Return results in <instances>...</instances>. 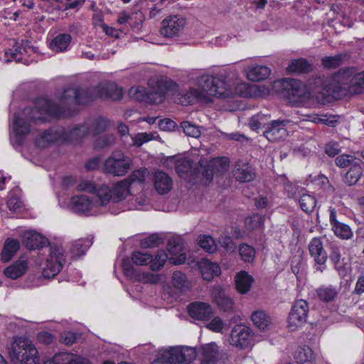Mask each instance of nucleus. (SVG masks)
Segmentation results:
<instances>
[{
    "mask_svg": "<svg viewBox=\"0 0 364 364\" xmlns=\"http://www.w3.org/2000/svg\"><path fill=\"white\" fill-rule=\"evenodd\" d=\"M122 96V88L113 84L100 83L93 87L77 86L66 88L60 98L59 103L47 99L40 100L35 107H26L22 113H14L13 127L17 135L16 142L21 145L22 136L30 132V122L43 123L47 119L46 114L57 117H65L73 105H85L98 97H110L118 100Z\"/></svg>",
    "mask_w": 364,
    "mask_h": 364,
    "instance_id": "nucleus-1",
    "label": "nucleus"
},
{
    "mask_svg": "<svg viewBox=\"0 0 364 364\" xmlns=\"http://www.w3.org/2000/svg\"><path fill=\"white\" fill-rule=\"evenodd\" d=\"M226 75L220 74L216 76L204 75L198 78L197 83L202 92L220 98L228 97L229 85Z\"/></svg>",
    "mask_w": 364,
    "mask_h": 364,
    "instance_id": "nucleus-2",
    "label": "nucleus"
},
{
    "mask_svg": "<svg viewBox=\"0 0 364 364\" xmlns=\"http://www.w3.org/2000/svg\"><path fill=\"white\" fill-rule=\"evenodd\" d=\"M197 353L194 348L188 346L171 347L161 351L152 364L188 363L195 360Z\"/></svg>",
    "mask_w": 364,
    "mask_h": 364,
    "instance_id": "nucleus-3",
    "label": "nucleus"
},
{
    "mask_svg": "<svg viewBox=\"0 0 364 364\" xmlns=\"http://www.w3.org/2000/svg\"><path fill=\"white\" fill-rule=\"evenodd\" d=\"M13 362L21 364H39L40 359L36 347L28 340H18L9 352Z\"/></svg>",
    "mask_w": 364,
    "mask_h": 364,
    "instance_id": "nucleus-4",
    "label": "nucleus"
},
{
    "mask_svg": "<svg viewBox=\"0 0 364 364\" xmlns=\"http://www.w3.org/2000/svg\"><path fill=\"white\" fill-rule=\"evenodd\" d=\"M132 159L121 151H114L104 162V171L114 176H123L131 169Z\"/></svg>",
    "mask_w": 364,
    "mask_h": 364,
    "instance_id": "nucleus-5",
    "label": "nucleus"
},
{
    "mask_svg": "<svg viewBox=\"0 0 364 364\" xmlns=\"http://www.w3.org/2000/svg\"><path fill=\"white\" fill-rule=\"evenodd\" d=\"M186 24V21L183 17L170 16L162 21L160 33L165 38L178 37L183 33Z\"/></svg>",
    "mask_w": 364,
    "mask_h": 364,
    "instance_id": "nucleus-6",
    "label": "nucleus"
},
{
    "mask_svg": "<svg viewBox=\"0 0 364 364\" xmlns=\"http://www.w3.org/2000/svg\"><path fill=\"white\" fill-rule=\"evenodd\" d=\"M309 310V304L306 300L299 299L294 302L288 316L291 331H294L306 322Z\"/></svg>",
    "mask_w": 364,
    "mask_h": 364,
    "instance_id": "nucleus-7",
    "label": "nucleus"
},
{
    "mask_svg": "<svg viewBox=\"0 0 364 364\" xmlns=\"http://www.w3.org/2000/svg\"><path fill=\"white\" fill-rule=\"evenodd\" d=\"M252 331L245 325L238 324L232 329L229 342L239 349H245L252 345Z\"/></svg>",
    "mask_w": 364,
    "mask_h": 364,
    "instance_id": "nucleus-8",
    "label": "nucleus"
},
{
    "mask_svg": "<svg viewBox=\"0 0 364 364\" xmlns=\"http://www.w3.org/2000/svg\"><path fill=\"white\" fill-rule=\"evenodd\" d=\"M289 122L288 119L271 120L262 134L270 142L284 140L288 135L286 127Z\"/></svg>",
    "mask_w": 364,
    "mask_h": 364,
    "instance_id": "nucleus-9",
    "label": "nucleus"
},
{
    "mask_svg": "<svg viewBox=\"0 0 364 364\" xmlns=\"http://www.w3.org/2000/svg\"><path fill=\"white\" fill-rule=\"evenodd\" d=\"M128 94L131 98L136 101L149 104L161 102L164 97L162 92L146 90L143 87H132L129 89Z\"/></svg>",
    "mask_w": 364,
    "mask_h": 364,
    "instance_id": "nucleus-10",
    "label": "nucleus"
},
{
    "mask_svg": "<svg viewBox=\"0 0 364 364\" xmlns=\"http://www.w3.org/2000/svg\"><path fill=\"white\" fill-rule=\"evenodd\" d=\"M61 127H54L38 134L35 139V144L41 148H46L55 142H62Z\"/></svg>",
    "mask_w": 364,
    "mask_h": 364,
    "instance_id": "nucleus-11",
    "label": "nucleus"
},
{
    "mask_svg": "<svg viewBox=\"0 0 364 364\" xmlns=\"http://www.w3.org/2000/svg\"><path fill=\"white\" fill-rule=\"evenodd\" d=\"M189 316L199 321H207L213 316L212 306L205 302L195 301L191 303L188 306Z\"/></svg>",
    "mask_w": 364,
    "mask_h": 364,
    "instance_id": "nucleus-12",
    "label": "nucleus"
},
{
    "mask_svg": "<svg viewBox=\"0 0 364 364\" xmlns=\"http://www.w3.org/2000/svg\"><path fill=\"white\" fill-rule=\"evenodd\" d=\"M309 251L310 255L314 258L315 263L319 265L316 267V270L323 272L324 267H321V265L325 264L328 255L323 249V243L320 238L314 237L311 240L309 245Z\"/></svg>",
    "mask_w": 364,
    "mask_h": 364,
    "instance_id": "nucleus-13",
    "label": "nucleus"
},
{
    "mask_svg": "<svg viewBox=\"0 0 364 364\" xmlns=\"http://www.w3.org/2000/svg\"><path fill=\"white\" fill-rule=\"evenodd\" d=\"M28 50H34L31 42L28 40H22L21 43L15 42L12 48L5 51L6 60L19 62L21 60L23 53H26Z\"/></svg>",
    "mask_w": 364,
    "mask_h": 364,
    "instance_id": "nucleus-14",
    "label": "nucleus"
},
{
    "mask_svg": "<svg viewBox=\"0 0 364 364\" xmlns=\"http://www.w3.org/2000/svg\"><path fill=\"white\" fill-rule=\"evenodd\" d=\"M63 131L61 141L62 142H72L78 141L87 134H88V127L84 124L74 125L67 129L61 127Z\"/></svg>",
    "mask_w": 364,
    "mask_h": 364,
    "instance_id": "nucleus-15",
    "label": "nucleus"
},
{
    "mask_svg": "<svg viewBox=\"0 0 364 364\" xmlns=\"http://www.w3.org/2000/svg\"><path fill=\"white\" fill-rule=\"evenodd\" d=\"M166 249L171 255H179L177 257H171L169 259L171 263L181 264L185 262L186 257L185 254L181 253L183 250V241L180 237H171L168 241Z\"/></svg>",
    "mask_w": 364,
    "mask_h": 364,
    "instance_id": "nucleus-16",
    "label": "nucleus"
},
{
    "mask_svg": "<svg viewBox=\"0 0 364 364\" xmlns=\"http://www.w3.org/2000/svg\"><path fill=\"white\" fill-rule=\"evenodd\" d=\"M23 244L29 250L40 249L48 245V240L36 231H27L23 235Z\"/></svg>",
    "mask_w": 364,
    "mask_h": 364,
    "instance_id": "nucleus-17",
    "label": "nucleus"
},
{
    "mask_svg": "<svg viewBox=\"0 0 364 364\" xmlns=\"http://www.w3.org/2000/svg\"><path fill=\"white\" fill-rule=\"evenodd\" d=\"M234 176L237 181L246 183L253 181L256 173L253 167L248 162L240 160L235 164Z\"/></svg>",
    "mask_w": 364,
    "mask_h": 364,
    "instance_id": "nucleus-18",
    "label": "nucleus"
},
{
    "mask_svg": "<svg viewBox=\"0 0 364 364\" xmlns=\"http://www.w3.org/2000/svg\"><path fill=\"white\" fill-rule=\"evenodd\" d=\"M201 364H216L219 358V350L214 343L204 345L200 348Z\"/></svg>",
    "mask_w": 364,
    "mask_h": 364,
    "instance_id": "nucleus-19",
    "label": "nucleus"
},
{
    "mask_svg": "<svg viewBox=\"0 0 364 364\" xmlns=\"http://www.w3.org/2000/svg\"><path fill=\"white\" fill-rule=\"evenodd\" d=\"M360 160L353 163L343 176V182L348 186H353L358 183L363 176V168Z\"/></svg>",
    "mask_w": 364,
    "mask_h": 364,
    "instance_id": "nucleus-20",
    "label": "nucleus"
},
{
    "mask_svg": "<svg viewBox=\"0 0 364 364\" xmlns=\"http://www.w3.org/2000/svg\"><path fill=\"white\" fill-rule=\"evenodd\" d=\"M154 186L159 193L166 194L172 188V180L166 173L157 171L154 174Z\"/></svg>",
    "mask_w": 364,
    "mask_h": 364,
    "instance_id": "nucleus-21",
    "label": "nucleus"
},
{
    "mask_svg": "<svg viewBox=\"0 0 364 364\" xmlns=\"http://www.w3.org/2000/svg\"><path fill=\"white\" fill-rule=\"evenodd\" d=\"M355 70L353 68H348L339 70L334 75V80L339 85L353 90V82Z\"/></svg>",
    "mask_w": 364,
    "mask_h": 364,
    "instance_id": "nucleus-22",
    "label": "nucleus"
},
{
    "mask_svg": "<svg viewBox=\"0 0 364 364\" xmlns=\"http://www.w3.org/2000/svg\"><path fill=\"white\" fill-rule=\"evenodd\" d=\"M85 124L88 127V134L97 135L107 129L109 121L105 117L99 116L87 119Z\"/></svg>",
    "mask_w": 364,
    "mask_h": 364,
    "instance_id": "nucleus-23",
    "label": "nucleus"
},
{
    "mask_svg": "<svg viewBox=\"0 0 364 364\" xmlns=\"http://www.w3.org/2000/svg\"><path fill=\"white\" fill-rule=\"evenodd\" d=\"M246 73L250 80L258 82L267 79L271 73V70L265 65H256L248 67Z\"/></svg>",
    "mask_w": 364,
    "mask_h": 364,
    "instance_id": "nucleus-24",
    "label": "nucleus"
},
{
    "mask_svg": "<svg viewBox=\"0 0 364 364\" xmlns=\"http://www.w3.org/2000/svg\"><path fill=\"white\" fill-rule=\"evenodd\" d=\"M199 268L203 278L206 281H211L215 276L220 274V266L208 260L200 262Z\"/></svg>",
    "mask_w": 364,
    "mask_h": 364,
    "instance_id": "nucleus-25",
    "label": "nucleus"
},
{
    "mask_svg": "<svg viewBox=\"0 0 364 364\" xmlns=\"http://www.w3.org/2000/svg\"><path fill=\"white\" fill-rule=\"evenodd\" d=\"M45 363H51L53 364H84V360L77 355L62 352L55 354L52 360H48Z\"/></svg>",
    "mask_w": 364,
    "mask_h": 364,
    "instance_id": "nucleus-26",
    "label": "nucleus"
},
{
    "mask_svg": "<svg viewBox=\"0 0 364 364\" xmlns=\"http://www.w3.org/2000/svg\"><path fill=\"white\" fill-rule=\"evenodd\" d=\"M130 182L128 179H124L117 182L112 190V200L115 203L124 200L129 193Z\"/></svg>",
    "mask_w": 364,
    "mask_h": 364,
    "instance_id": "nucleus-27",
    "label": "nucleus"
},
{
    "mask_svg": "<svg viewBox=\"0 0 364 364\" xmlns=\"http://www.w3.org/2000/svg\"><path fill=\"white\" fill-rule=\"evenodd\" d=\"M253 282V277L245 271L240 272L235 277L236 288L241 294L249 291Z\"/></svg>",
    "mask_w": 364,
    "mask_h": 364,
    "instance_id": "nucleus-28",
    "label": "nucleus"
},
{
    "mask_svg": "<svg viewBox=\"0 0 364 364\" xmlns=\"http://www.w3.org/2000/svg\"><path fill=\"white\" fill-rule=\"evenodd\" d=\"M20 244L17 240L8 238L6 240L1 252V260L4 262L10 261L19 250Z\"/></svg>",
    "mask_w": 364,
    "mask_h": 364,
    "instance_id": "nucleus-29",
    "label": "nucleus"
},
{
    "mask_svg": "<svg viewBox=\"0 0 364 364\" xmlns=\"http://www.w3.org/2000/svg\"><path fill=\"white\" fill-rule=\"evenodd\" d=\"M269 119L270 114L259 112L250 119L249 125L251 129L259 132L260 129H266V127L269 124Z\"/></svg>",
    "mask_w": 364,
    "mask_h": 364,
    "instance_id": "nucleus-30",
    "label": "nucleus"
},
{
    "mask_svg": "<svg viewBox=\"0 0 364 364\" xmlns=\"http://www.w3.org/2000/svg\"><path fill=\"white\" fill-rule=\"evenodd\" d=\"M218 164L221 165L220 159H215L210 163H206L203 161H199V166H198V172L201 173L203 178H205L207 182H210L215 173V168Z\"/></svg>",
    "mask_w": 364,
    "mask_h": 364,
    "instance_id": "nucleus-31",
    "label": "nucleus"
},
{
    "mask_svg": "<svg viewBox=\"0 0 364 364\" xmlns=\"http://www.w3.org/2000/svg\"><path fill=\"white\" fill-rule=\"evenodd\" d=\"M71 207L74 212L83 213L90 209L91 201L86 196H75L71 199Z\"/></svg>",
    "mask_w": 364,
    "mask_h": 364,
    "instance_id": "nucleus-32",
    "label": "nucleus"
},
{
    "mask_svg": "<svg viewBox=\"0 0 364 364\" xmlns=\"http://www.w3.org/2000/svg\"><path fill=\"white\" fill-rule=\"evenodd\" d=\"M27 269V262L19 260L14 264L7 267L4 270L5 275L12 279H16L22 276Z\"/></svg>",
    "mask_w": 364,
    "mask_h": 364,
    "instance_id": "nucleus-33",
    "label": "nucleus"
},
{
    "mask_svg": "<svg viewBox=\"0 0 364 364\" xmlns=\"http://www.w3.org/2000/svg\"><path fill=\"white\" fill-rule=\"evenodd\" d=\"M72 40V37L68 33L58 35L50 42V48L55 52H63L67 50Z\"/></svg>",
    "mask_w": 364,
    "mask_h": 364,
    "instance_id": "nucleus-34",
    "label": "nucleus"
},
{
    "mask_svg": "<svg viewBox=\"0 0 364 364\" xmlns=\"http://www.w3.org/2000/svg\"><path fill=\"white\" fill-rule=\"evenodd\" d=\"M214 300L218 304V307L224 311H230L233 309L232 300L225 294L224 291L221 289H216L213 292Z\"/></svg>",
    "mask_w": 364,
    "mask_h": 364,
    "instance_id": "nucleus-35",
    "label": "nucleus"
},
{
    "mask_svg": "<svg viewBox=\"0 0 364 364\" xmlns=\"http://www.w3.org/2000/svg\"><path fill=\"white\" fill-rule=\"evenodd\" d=\"M254 325L261 331L269 329L271 323L270 317L262 311H256L251 316Z\"/></svg>",
    "mask_w": 364,
    "mask_h": 364,
    "instance_id": "nucleus-36",
    "label": "nucleus"
},
{
    "mask_svg": "<svg viewBox=\"0 0 364 364\" xmlns=\"http://www.w3.org/2000/svg\"><path fill=\"white\" fill-rule=\"evenodd\" d=\"M287 70L289 73H308L311 70V65L304 58L293 60L289 64Z\"/></svg>",
    "mask_w": 364,
    "mask_h": 364,
    "instance_id": "nucleus-37",
    "label": "nucleus"
},
{
    "mask_svg": "<svg viewBox=\"0 0 364 364\" xmlns=\"http://www.w3.org/2000/svg\"><path fill=\"white\" fill-rule=\"evenodd\" d=\"M172 283L176 289L186 290L191 287V282L186 275L181 272H174L172 276Z\"/></svg>",
    "mask_w": 364,
    "mask_h": 364,
    "instance_id": "nucleus-38",
    "label": "nucleus"
},
{
    "mask_svg": "<svg viewBox=\"0 0 364 364\" xmlns=\"http://www.w3.org/2000/svg\"><path fill=\"white\" fill-rule=\"evenodd\" d=\"M333 233L340 239L349 240L353 237V231L347 224L339 223L331 228Z\"/></svg>",
    "mask_w": 364,
    "mask_h": 364,
    "instance_id": "nucleus-39",
    "label": "nucleus"
},
{
    "mask_svg": "<svg viewBox=\"0 0 364 364\" xmlns=\"http://www.w3.org/2000/svg\"><path fill=\"white\" fill-rule=\"evenodd\" d=\"M316 293L319 299L325 302L333 301L338 295V291L332 287H321L316 290Z\"/></svg>",
    "mask_w": 364,
    "mask_h": 364,
    "instance_id": "nucleus-40",
    "label": "nucleus"
},
{
    "mask_svg": "<svg viewBox=\"0 0 364 364\" xmlns=\"http://www.w3.org/2000/svg\"><path fill=\"white\" fill-rule=\"evenodd\" d=\"M313 96L320 104L328 103L332 100V95L330 90L326 89L324 86L316 87L313 90Z\"/></svg>",
    "mask_w": 364,
    "mask_h": 364,
    "instance_id": "nucleus-41",
    "label": "nucleus"
},
{
    "mask_svg": "<svg viewBox=\"0 0 364 364\" xmlns=\"http://www.w3.org/2000/svg\"><path fill=\"white\" fill-rule=\"evenodd\" d=\"M300 207L305 213H311L316 205V198L309 194H302L299 200Z\"/></svg>",
    "mask_w": 364,
    "mask_h": 364,
    "instance_id": "nucleus-42",
    "label": "nucleus"
},
{
    "mask_svg": "<svg viewBox=\"0 0 364 364\" xmlns=\"http://www.w3.org/2000/svg\"><path fill=\"white\" fill-rule=\"evenodd\" d=\"M239 254L242 261L251 263L255 259V250L253 247L242 243L239 246Z\"/></svg>",
    "mask_w": 364,
    "mask_h": 364,
    "instance_id": "nucleus-43",
    "label": "nucleus"
},
{
    "mask_svg": "<svg viewBox=\"0 0 364 364\" xmlns=\"http://www.w3.org/2000/svg\"><path fill=\"white\" fill-rule=\"evenodd\" d=\"M96 196L101 205H105L109 200H112V190L107 186H101L97 187L95 191Z\"/></svg>",
    "mask_w": 364,
    "mask_h": 364,
    "instance_id": "nucleus-44",
    "label": "nucleus"
},
{
    "mask_svg": "<svg viewBox=\"0 0 364 364\" xmlns=\"http://www.w3.org/2000/svg\"><path fill=\"white\" fill-rule=\"evenodd\" d=\"M168 259L167 254L163 250H159L154 259H150V267L153 271L159 270Z\"/></svg>",
    "mask_w": 364,
    "mask_h": 364,
    "instance_id": "nucleus-45",
    "label": "nucleus"
},
{
    "mask_svg": "<svg viewBox=\"0 0 364 364\" xmlns=\"http://www.w3.org/2000/svg\"><path fill=\"white\" fill-rule=\"evenodd\" d=\"M91 241L87 239L76 240L73 243L70 250L75 255H82L91 245Z\"/></svg>",
    "mask_w": 364,
    "mask_h": 364,
    "instance_id": "nucleus-46",
    "label": "nucleus"
},
{
    "mask_svg": "<svg viewBox=\"0 0 364 364\" xmlns=\"http://www.w3.org/2000/svg\"><path fill=\"white\" fill-rule=\"evenodd\" d=\"M312 350L309 346L299 348L295 353V358L299 364L311 363Z\"/></svg>",
    "mask_w": 364,
    "mask_h": 364,
    "instance_id": "nucleus-47",
    "label": "nucleus"
},
{
    "mask_svg": "<svg viewBox=\"0 0 364 364\" xmlns=\"http://www.w3.org/2000/svg\"><path fill=\"white\" fill-rule=\"evenodd\" d=\"M199 246L208 252H213L217 249L215 240L210 236L200 235L198 238Z\"/></svg>",
    "mask_w": 364,
    "mask_h": 364,
    "instance_id": "nucleus-48",
    "label": "nucleus"
},
{
    "mask_svg": "<svg viewBox=\"0 0 364 364\" xmlns=\"http://www.w3.org/2000/svg\"><path fill=\"white\" fill-rule=\"evenodd\" d=\"M181 127L186 135L194 138H198L201 134V127L191 124L190 122L183 121L181 123Z\"/></svg>",
    "mask_w": 364,
    "mask_h": 364,
    "instance_id": "nucleus-49",
    "label": "nucleus"
},
{
    "mask_svg": "<svg viewBox=\"0 0 364 364\" xmlns=\"http://www.w3.org/2000/svg\"><path fill=\"white\" fill-rule=\"evenodd\" d=\"M122 266L127 277L132 280H137L138 275L140 272H137L128 258L122 259Z\"/></svg>",
    "mask_w": 364,
    "mask_h": 364,
    "instance_id": "nucleus-50",
    "label": "nucleus"
},
{
    "mask_svg": "<svg viewBox=\"0 0 364 364\" xmlns=\"http://www.w3.org/2000/svg\"><path fill=\"white\" fill-rule=\"evenodd\" d=\"M264 223V218L260 214L256 213L245 219V225L249 230L261 228Z\"/></svg>",
    "mask_w": 364,
    "mask_h": 364,
    "instance_id": "nucleus-51",
    "label": "nucleus"
},
{
    "mask_svg": "<svg viewBox=\"0 0 364 364\" xmlns=\"http://www.w3.org/2000/svg\"><path fill=\"white\" fill-rule=\"evenodd\" d=\"M116 138L113 134H105L98 137L95 141V147L104 149L112 146L115 144Z\"/></svg>",
    "mask_w": 364,
    "mask_h": 364,
    "instance_id": "nucleus-52",
    "label": "nucleus"
},
{
    "mask_svg": "<svg viewBox=\"0 0 364 364\" xmlns=\"http://www.w3.org/2000/svg\"><path fill=\"white\" fill-rule=\"evenodd\" d=\"M175 164L176 171L180 176H182L183 174L188 173L192 167L191 161L187 159H177Z\"/></svg>",
    "mask_w": 364,
    "mask_h": 364,
    "instance_id": "nucleus-53",
    "label": "nucleus"
},
{
    "mask_svg": "<svg viewBox=\"0 0 364 364\" xmlns=\"http://www.w3.org/2000/svg\"><path fill=\"white\" fill-rule=\"evenodd\" d=\"M343 58L341 54L326 57L322 59V64L327 68H336L341 65Z\"/></svg>",
    "mask_w": 364,
    "mask_h": 364,
    "instance_id": "nucleus-54",
    "label": "nucleus"
},
{
    "mask_svg": "<svg viewBox=\"0 0 364 364\" xmlns=\"http://www.w3.org/2000/svg\"><path fill=\"white\" fill-rule=\"evenodd\" d=\"M358 160L349 154H341L338 156L335 159L336 165L339 168H346L350 166L353 163H355Z\"/></svg>",
    "mask_w": 364,
    "mask_h": 364,
    "instance_id": "nucleus-55",
    "label": "nucleus"
},
{
    "mask_svg": "<svg viewBox=\"0 0 364 364\" xmlns=\"http://www.w3.org/2000/svg\"><path fill=\"white\" fill-rule=\"evenodd\" d=\"M162 240L157 233H154L141 241L142 248H151L158 246Z\"/></svg>",
    "mask_w": 364,
    "mask_h": 364,
    "instance_id": "nucleus-56",
    "label": "nucleus"
},
{
    "mask_svg": "<svg viewBox=\"0 0 364 364\" xmlns=\"http://www.w3.org/2000/svg\"><path fill=\"white\" fill-rule=\"evenodd\" d=\"M161 281V276L159 274L151 272L139 273L136 282L142 283L157 284Z\"/></svg>",
    "mask_w": 364,
    "mask_h": 364,
    "instance_id": "nucleus-57",
    "label": "nucleus"
},
{
    "mask_svg": "<svg viewBox=\"0 0 364 364\" xmlns=\"http://www.w3.org/2000/svg\"><path fill=\"white\" fill-rule=\"evenodd\" d=\"M201 93L195 89H191L186 94L180 97V102L183 105L193 104L195 100L200 98Z\"/></svg>",
    "mask_w": 364,
    "mask_h": 364,
    "instance_id": "nucleus-58",
    "label": "nucleus"
},
{
    "mask_svg": "<svg viewBox=\"0 0 364 364\" xmlns=\"http://www.w3.org/2000/svg\"><path fill=\"white\" fill-rule=\"evenodd\" d=\"M282 85L287 91L288 95L290 97H295L296 93L298 92V88L299 86V83L296 80L294 79H288L285 80L282 82Z\"/></svg>",
    "mask_w": 364,
    "mask_h": 364,
    "instance_id": "nucleus-59",
    "label": "nucleus"
},
{
    "mask_svg": "<svg viewBox=\"0 0 364 364\" xmlns=\"http://www.w3.org/2000/svg\"><path fill=\"white\" fill-rule=\"evenodd\" d=\"M353 82L352 92L355 93H361L364 90V71L356 73Z\"/></svg>",
    "mask_w": 364,
    "mask_h": 364,
    "instance_id": "nucleus-60",
    "label": "nucleus"
},
{
    "mask_svg": "<svg viewBox=\"0 0 364 364\" xmlns=\"http://www.w3.org/2000/svg\"><path fill=\"white\" fill-rule=\"evenodd\" d=\"M50 257L49 260H53L58 262H65L63 249L57 245H50Z\"/></svg>",
    "mask_w": 364,
    "mask_h": 364,
    "instance_id": "nucleus-61",
    "label": "nucleus"
},
{
    "mask_svg": "<svg viewBox=\"0 0 364 364\" xmlns=\"http://www.w3.org/2000/svg\"><path fill=\"white\" fill-rule=\"evenodd\" d=\"M130 17H132L133 20H129V25L133 30H139L144 20V14L141 11H137L130 14Z\"/></svg>",
    "mask_w": 364,
    "mask_h": 364,
    "instance_id": "nucleus-62",
    "label": "nucleus"
},
{
    "mask_svg": "<svg viewBox=\"0 0 364 364\" xmlns=\"http://www.w3.org/2000/svg\"><path fill=\"white\" fill-rule=\"evenodd\" d=\"M147 173L148 171L146 168H141L134 171L127 179L130 182V184L133 182L143 183Z\"/></svg>",
    "mask_w": 364,
    "mask_h": 364,
    "instance_id": "nucleus-63",
    "label": "nucleus"
},
{
    "mask_svg": "<svg viewBox=\"0 0 364 364\" xmlns=\"http://www.w3.org/2000/svg\"><path fill=\"white\" fill-rule=\"evenodd\" d=\"M151 255L141 252H135L132 255V259L137 265H145L150 263Z\"/></svg>",
    "mask_w": 364,
    "mask_h": 364,
    "instance_id": "nucleus-64",
    "label": "nucleus"
}]
</instances>
